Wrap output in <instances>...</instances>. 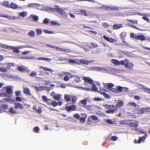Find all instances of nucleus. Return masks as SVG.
<instances>
[{
  "label": "nucleus",
  "instance_id": "obj_35",
  "mask_svg": "<svg viewBox=\"0 0 150 150\" xmlns=\"http://www.w3.org/2000/svg\"><path fill=\"white\" fill-rule=\"evenodd\" d=\"M61 51L64 52L65 53H68L71 52V50L69 49H65L61 48Z\"/></svg>",
  "mask_w": 150,
  "mask_h": 150
},
{
  "label": "nucleus",
  "instance_id": "obj_63",
  "mask_svg": "<svg viewBox=\"0 0 150 150\" xmlns=\"http://www.w3.org/2000/svg\"><path fill=\"white\" fill-rule=\"evenodd\" d=\"M117 91H118L120 92H121L122 90L123 87L121 86H118L117 87Z\"/></svg>",
  "mask_w": 150,
  "mask_h": 150
},
{
  "label": "nucleus",
  "instance_id": "obj_1",
  "mask_svg": "<svg viewBox=\"0 0 150 150\" xmlns=\"http://www.w3.org/2000/svg\"><path fill=\"white\" fill-rule=\"evenodd\" d=\"M2 92H3L5 91V93H4L6 94V96L5 97L8 96V98H4L3 100L7 101L9 103H13L14 101V100L11 98L10 97L13 94V87L11 86H8L3 88L2 91Z\"/></svg>",
  "mask_w": 150,
  "mask_h": 150
},
{
  "label": "nucleus",
  "instance_id": "obj_20",
  "mask_svg": "<svg viewBox=\"0 0 150 150\" xmlns=\"http://www.w3.org/2000/svg\"><path fill=\"white\" fill-rule=\"evenodd\" d=\"M23 93L25 94L31 95V93L30 89L28 88H23Z\"/></svg>",
  "mask_w": 150,
  "mask_h": 150
},
{
  "label": "nucleus",
  "instance_id": "obj_9",
  "mask_svg": "<svg viewBox=\"0 0 150 150\" xmlns=\"http://www.w3.org/2000/svg\"><path fill=\"white\" fill-rule=\"evenodd\" d=\"M57 8H54L57 12L59 13L61 15H65V12L62 9L59 8L58 6H56Z\"/></svg>",
  "mask_w": 150,
  "mask_h": 150
},
{
  "label": "nucleus",
  "instance_id": "obj_45",
  "mask_svg": "<svg viewBox=\"0 0 150 150\" xmlns=\"http://www.w3.org/2000/svg\"><path fill=\"white\" fill-rule=\"evenodd\" d=\"M91 91H98V88L94 84L93 85L92 87Z\"/></svg>",
  "mask_w": 150,
  "mask_h": 150
},
{
  "label": "nucleus",
  "instance_id": "obj_29",
  "mask_svg": "<svg viewBox=\"0 0 150 150\" xmlns=\"http://www.w3.org/2000/svg\"><path fill=\"white\" fill-rule=\"evenodd\" d=\"M40 68L41 69H43L44 71H48L50 72H53L54 71L52 69L45 67H43L42 66H41L40 67Z\"/></svg>",
  "mask_w": 150,
  "mask_h": 150
},
{
  "label": "nucleus",
  "instance_id": "obj_11",
  "mask_svg": "<svg viewBox=\"0 0 150 150\" xmlns=\"http://www.w3.org/2000/svg\"><path fill=\"white\" fill-rule=\"evenodd\" d=\"M14 108L16 109H23L24 108V107L20 103H15Z\"/></svg>",
  "mask_w": 150,
  "mask_h": 150
},
{
  "label": "nucleus",
  "instance_id": "obj_36",
  "mask_svg": "<svg viewBox=\"0 0 150 150\" xmlns=\"http://www.w3.org/2000/svg\"><path fill=\"white\" fill-rule=\"evenodd\" d=\"M3 5L6 7L8 8H9L10 4H9V2L8 1H4L3 3Z\"/></svg>",
  "mask_w": 150,
  "mask_h": 150
},
{
  "label": "nucleus",
  "instance_id": "obj_50",
  "mask_svg": "<svg viewBox=\"0 0 150 150\" xmlns=\"http://www.w3.org/2000/svg\"><path fill=\"white\" fill-rule=\"evenodd\" d=\"M37 75V73L36 72L34 71H32L30 75V76L31 77H34L36 76Z\"/></svg>",
  "mask_w": 150,
  "mask_h": 150
},
{
  "label": "nucleus",
  "instance_id": "obj_24",
  "mask_svg": "<svg viewBox=\"0 0 150 150\" xmlns=\"http://www.w3.org/2000/svg\"><path fill=\"white\" fill-rule=\"evenodd\" d=\"M17 70L19 71L22 72L26 71V69L23 66H19L17 68Z\"/></svg>",
  "mask_w": 150,
  "mask_h": 150
},
{
  "label": "nucleus",
  "instance_id": "obj_38",
  "mask_svg": "<svg viewBox=\"0 0 150 150\" xmlns=\"http://www.w3.org/2000/svg\"><path fill=\"white\" fill-rule=\"evenodd\" d=\"M61 96L60 94H57L54 97V98L56 100H60Z\"/></svg>",
  "mask_w": 150,
  "mask_h": 150
},
{
  "label": "nucleus",
  "instance_id": "obj_28",
  "mask_svg": "<svg viewBox=\"0 0 150 150\" xmlns=\"http://www.w3.org/2000/svg\"><path fill=\"white\" fill-rule=\"evenodd\" d=\"M100 94L103 95L105 98H110V97L109 96L107 93L105 92H101L98 91Z\"/></svg>",
  "mask_w": 150,
  "mask_h": 150
},
{
  "label": "nucleus",
  "instance_id": "obj_19",
  "mask_svg": "<svg viewBox=\"0 0 150 150\" xmlns=\"http://www.w3.org/2000/svg\"><path fill=\"white\" fill-rule=\"evenodd\" d=\"M136 40H140L142 41H144L146 40V38L145 36L142 35H137L136 38Z\"/></svg>",
  "mask_w": 150,
  "mask_h": 150
},
{
  "label": "nucleus",
  "instance_id": "obj_33",
  "mask_svg": "<svg viewBox=\"0 0 150 150\" xmlns=\"http://www.w3.org/2000/svg\"><path fill=\"white\" fill-rule=\"evenodd\" d=\"M38 59L39 60H42L48 61H50L51 60V59L50 58H48L40 57L38 58Z\"/></svg>",
  "mask_w": 150,
  "mask_h": 150
},
{
  "label": "nucleus",
  "instance_id": "obj_37",
  "mask_svg": "<svg viewBox=\"0 0 150 150\" xmlns=\"http://www.w3.org/2000/svg\"><path fill=\"white\" fill-rule=\"evenodd\" d=\"M81 103L82 104H83V107H85V106L87 104V100L86 99L82 100L81 101Z\"/></svg>",
  "mask_w": 150,
  "mask_h": 150
},
{
  "label": "nucleus",
  "instance_id": "obj_32",
  "mask_svg": "<svg viewBox=\"0 0 150 150\" xmlns=\"http://www.w3.org/2000/svg\"><path fill=\"white\" fill-rule=\"evenodd\" d=\"M68 62L70 63L77 64H78L79 62L76 61L75 59H69Z\"/></svg>",
  "mask_w": 150,
  "mask_h": 150
},
{
  "label": "nucleus",
  "instance_id": "obj_15",
  "mask_svg": "<svg viewBox=\"0 0 150 150\" xmlns=\"http://www.w3.org/2000/svg\"><path fill=\"white\" fill-rule=\"evenodd\" d=\"M66 109L68 111H69L70 110H76V106L74 105L67 106L66 107Z\"/></svg>",
  "mask_w": 150,
  "mask_h": 150
},
{
  "label": "nucleus",
  "instance_id": "obj_25",
  "mask_svg": "<svg viewBox=\"0 0 150 150\" xmlns=\"http://www.w3.org/2000/svg\"><path fill=\"white\" fill-rule=\"evenodd\" d=\"M27 15V12L26 11L22 12L19 14V16L22 17H25Z\"/></svg>",
  "mask_w": 150,
  "mask_h": 150
},
{
  "label": "nucleus",
  "instance_id": "obj_22",
  "mask_svg": "<svg viewBox=\"0 0 150 150\" xmlns=\"http://www.w3.org/2000/svg\"><path fill=\"white\" fill-rule=\"evenodd\" d=\"M127 33L124 31L122 32L120 35L121 39H125Z\"/></svg>",
  "mask_w": 150,
  "mask_h": 150
},
{
  "label": "nucleus",
  "instance_id": "obj_34",
  "mask_svg": "<svg viewBox=\"0 0 150 150\" xmlns=\"http://www.w3.org/2000/svg\"><path fill=\"white\" fill-rule=\"evenodd\" d=\"M40 129L39 127L36 126L33 129V132L36 133H39Z\"/></svg>",
  "mask_w": 150,
  "mask_h": 150
},
{
  "label": "nucleus",
  "instance_id": "obj_12",
  "mask_svg": "<svg viewBox=\"0 0 150 150\" xmlns=\"http://www.w3.org/2000/svg\"><path fill=\"white\" fill-rule=\"evenodd\" d=\"M103 38L106 40L110 42H113L116 41V40L112 38H110L105 35L103 36Z\"/></svg>",
  "mask_w": 150,
  "mask_h": 150
},
{
  "label": "nucleus",
  "instance_id": "obj_58",
  "mask_svg": "<svg viewBox=\"0 0 150 150\" xmlns=\"http://www.w3.org/2000/svg\"><path fill=\"white\" fill-rule=\"evenodd\" d=\"M128 21L129 22L132 23L134 24H138L137 21H133L131 20H128Z\"/></svg>",
  "mask_w": 150,
  "mask_h": 150
},
{
  "label": "nucleus",
  "instance_id": "obj_55",
  "mask_svg": "<svg viewBox=\"0 0 150 150\" xmlns=\"http://www.w3.org/2000/svg\"><path fill=\"white\" fill-rule=\"evenodd\" d=\"M7 69L5 68L0 67V71L2 72H6L7 71Z\"/></svg>",
  "mask_w": 150,
  "mask_h": 150
},
{
  "label": "nucleus",
  "instance_id": "obj_26",
  "mask_svg": "<svg viewBox=\"0 0 150 150\" xmlns=\"http://www.w3.org/2000/svg\"><path fill=\"white\" fill-rule=\"evenodd\" d=\"M79 12L82 15H83L85 16H88L86 11L85 10L81 9L80 10Z\"/></svg>",
  "mask_w": 150,
  "mask_h": 150
},
{
  "label": "nucleus",
  "instance_id": "obj_14",
  "mask_svg": "<svg viewBox=\"0 0 150 150\" xmlns=\"http://www.w3.org/2000/svg\"><path fill=\"white\" fill-rule=\"evenodd\" d=\"M123 27V25L121 24H115L112 25L113 29L114 30H117Z\"/></svg>",
  "mask_w": 150,
  "mask_h": 150
},
{
  "label": "nucleus",
  "instance_id": "obj_18",
  "mask_svg": "<svg viewBox=\"0 0 150 150\" xmlns=\"http://www.w3.org/2000/svg\"><path fill=\"white\" fill-rule=\"evenodd\" d=\"M145 135L142 137H139V139L138 140V142L140 144L142 142H144L146 138V134L145 133Z\"/></svg>",
  "mask_w": 150,
  "mask_h": 150
},
{
  "label": "nucleus",
  "instance_id": "obj_30",
  "mask_svg": "<svg viewBox=\"0 0 150 150\" xmlns=\"http://www.w3.org/2000/svg\"><path fill=\"white\" fill-rule=\"evenodd\" d=\"M35 32L34 31L31 30L28 33V35L30 37H33L35 36Z\"/></svg>",
  "mask_w": 150,
  "mask_h": 150
},
{
  "label": "nucleus",
  "instance_id": "obj_49",
  "mask_svg": "<svg viewBox=\"0 0 150 150\" xmlns=\"http://www.w3.org/2000/svg\"><path fill=\"white\" fill-rule=\"evenodd\" d=\"M16 100L17 101L21 102L22 101V99L21 97L20 96H17L16 98Z\"/></svg>",
  "mask_w": 150,
  "mask_h": 150
},
{
  "label": "nucleus",
  "instance_id": "obj_60",
  "mask_svg": "<svg viewBox=\"0 0 150 150\" xmlns=\"http://www.w3.org/2000/svg\"><path fill=\"white\" fill-rule=\"evenodd\" d=\"M128 104L129 105L135 107H136L137 105L136 104V103L134 102H129V103Z\"/></svg>",
  "mask_w": 150,
  "mask_h": 150
},
{
  "label": "nucleus",
  "instance_id": "obj_8",
  "mask_svg": "<svg viewBox=\"0 0 150 150\" xmlns=\"http://www.w3.org/2000/svg\"><path fill=\"white\" fill-rule=\"evenodd\" d=\"M83 79L84 80L85 83L92 85L93 84V81L92 79L89 77H84Z\"/></svg>",
  "mask_w": 150,
  "mask_h": 150
},
{
  "label": "nucleus",
  "instance_id": "obj_57",
  "mask_svg": "<svg viewBox=\"0 0 150 150\" xmlns=\"http://www.w3.org/2000/svg\"><path fill=\"white\" fill-rule=\"evenodd\" d=\"M8 107V105L7 104H3L1 105V108L4 109H7Z\"/></svg>",
  "mask_w": 150,
  "mask_h": 150
},
{
  "label": "nucleus",
  "instance_id": "obj_59",
  "mask_svg": "<svg viewBox=\"0 0 150 150\" xmlns=\"http://www.w3.org/2000/svg\"><path fill=\"white\" fill-rule=\"evenodd\" d=\"M42 98L43 100L45 102L47 101V100L48 99L47 98V96H42Z\"/></svg>",
  "mask_w": 150,
  "mask_h": 150
},
{
  "label": "nucleus",
  "instance_id": "obj_2",
  "mask_svg": "<svg viewBox=\"0 0 150 150\" xmlns=\"http://www.w3.org/2000/svg\"><path fill=\"white\" fill-rule=\"evenodd\" d=\"M64 98L67 102H69L71 100L73 104L75 103L78 99V98L76 96L67 94L64 95Z\"/></svg>",
  "mask_w": 150,
  "mask_h": 150
},
{
  "label": "nucleus",
  "instance_id": "obj_56",
  "mask_svg": "<svg viewBox=\"0 0 150 150\" xmlns=\"http://www.w3.org/2000/svg\"><path fill=\"white\" fill-rule=\"evenodd\" d=\"M73 116L74 118L78 119L80 118V116L79 114H75Z\"/></svg>",
  "mask_w": 150,
  "mask_h": 150
},
{
  "label": "nucleus",
  "instance_id": "obj_64",
  "mask_svg": "<svg viewBox=\"0 0 150 150\" xmlns=\"http://www.w3.org/2000/svg\"><path fill=\"white\" fill-rule=\"evenodd\" d=\"M145 112H150V108L149 107L144 108Z\"/></svg>",
  "mask_w": 150,
  "mask_h": 150
},
{
  "label": "nucleus",
  "instance_id": "obj_31",
  "mask_svg": "<svg viewBox=\"0 0 150 150\" xmlns=\"http://www.w3.org/2000/svg\"><path fill=\"white\" fill-rule=\"evenodd\" d=\"M35 89L37 91H42L44 90V87L43 86L37 87L35 86Z\"/></svg>",
  "mask_w": 150,
  "mask_h": 150
},
{
  "label": "nucleus",
  "instance_id": "obj_62",
  "mask_svg": "<svg viewBox=\"0 0 150 150\" xmlns=\"http://www.w3.org/2000/svg\"><path fill=\"white\" fill-rule=\"evenodd\" d=\"M142 19L146 21H147L148 22H149L150 21L149 18H148L147 17L145 16V15H144V16H143L142 17Z\"/></svg>",
  "mask_w": 150,
  "mask_h": 150
},
{
  "label": "nucleus",
  "instance_id": "obj_42",
  "mask_svg": "<svg viewBox=\"0 0 150 150\" xmlns=\"http://www.w3.org/2000/svg\"><path fill=\"white\" fill-rule=\"evenodd\" d=\"M90 44L92 47L93 48L97 47L98 46V45L96 43L92 42Z\"/></svg>",
  "mask_w": 150,
  "mask_h": 150
},
{
  "label": "nucleus",
  "instance_id": "obj_41",
  "mask_svg": "<svg viewBox=\"0 0 150 150\" xmlns=\"http://www.w3.org/2000/svg\"><path fill=\"white\" fill-rule=\"evenodd\" d=\"M32 19L34 21H36L38 20L39 18L38 16L36 15H33V16Z\"/></svg>",
  "mask_w": 150,
  "mask_h": 150
},
{
  "label": "nucleus",
  "instance_id": "obj_6",
  "mask_svg": "<svg viewBox=\"0 0 150 150\" xmlns=\"http://www.w3.org/2000/svg\"><path fill=\"white\" fill-rule=\"evenodd\" d=\"M125 61H124V60L120 61L117 59H112L111 60L112 62L116 66H118L120 65H123L124 64V62H125Z\"/></svg>",
  "mask_w": 150,
  "mask_h": 150
},
{
  "label": "nucleus",
  "instance_id": "obj_61",
  "mask_svg": "<svg viewBox=\"0 0 150 150\" xmlns=\"http://www.w3.org/2000/svg\"><path fill=\"white\" fill-rule=\"evenodd\" d=\"M48 23H49L48 19L47 18H45L44 19V21L43 22V23L45 24H47Z\"/></svg>",
  "mask_w": 150,
  "mask_h": 150
},
{
  "label": "nucleus",
  "instance_id": "obj_39",
  "mask_svg": "<svg viewBox=\"0 0 150 150\" xmlns=\"http://www.w3.org/2000/svg\"><path fill=\"white\" fill-rule=\"evenodd\" d=\"M36 32L37 35H41L42 33V30L40 29H37L36 30Z\"/></svg>",
  "mask_w": 150,
  "mask_h": 150
},
{
  "label": "nucleus",
  "instance_id": "obj_40",
  "mask_svg": "<svg viewBox=\"0 0 150 150\" xmlns=\"http://www.w3.org/2000/svg\"><path fill=\"white\" fill-rule=\"evenodd\" d=\"M114 86V85L110 83H108L107 84V87L108 88L111 89Z\"/></svg>",
  "mask_w": 150,
  "mask_h": 150
},
{
  "label": "nucleus",
  "instance_id": "obj_48",
  "mask_svg": "<svg viewBox=\"0 0 150 150\" xmlns=\"http://www.w3.org/2000/svg\"><path fill=\"white\" fill-rule=\"evenodd\" d=\"M52 100L51 99H48L46 102L48 105H51Z\"/></svg>",
  "mask_w": 150,
  "mask_h": 150
},
{
  "label": "nucleus",
  "instance_id": "obj_5",
  "mask_svg": "<svg viewBox=\"0 0 150 150\" xmlns=\"http://www.w3.org/2000/svg\"><path fill=\"white\" fill-rule=\"evenodd\" d=\"M124 61H125L124 62V64L123 65H124L126 69L129 70H132L134 67L133 64L132 62H129V61L127 59H125Z\"/></svg>",
  "mask_w": 150,
  "mask_h": 150
},
{
  "label": "nucleus",
  "instance_id": "obj_47",
  "mask_svg": "<svg viewBox=\"0 0 150 150\" xmlns=\"http://www.w3.org/2000/svg\"><path fill=\"white\" fill-rule=\"evenodd\" d=\"M84 1H88L90 2H92L93 3H94L95 2V1L94 0H77V1L81 2Z\"/></svg>",
  "mask_w": 150,
  "mask_h": 150
},
{
  "label": "nucleus",
  "instance_id": "obj_53",
  "mask_svg": "<svg viewBox=\"0 0 150 150\" xmlns=\"http://www.w3.org/2000/svg\"><path fill=\"white\" fill-rule=\"evenodd\" d=\"M97 71H107L106 69L104 68L98 67Z\"/></svg>",
  "mask_w": 150,
  "mask_h": 150
},
{
  "label": "nucleus",
  "instance_id": "obj_43",
  "mask_svg": "<svg viewBox=\"0 0 150 150\" xmlns=\"http://www.w3.org/2000/svg\"><path fill=\"white\" fill-rule=\"evenodd\" d=\"M1 47L4 48L5 49H10L11 46H9L7 45H6L2 44L1 45Z\"/></svg>",
  "mask_w": 150,
  "mask_h": 150
},
{
  "label": "nucleus",
  "instance_id": "obj_4",
  "mask_svg": "<svg viewBox=\"0 0 150 150\" xmlns=\"http://www.w3.org/2000/svg\"><path fill=\"white\" fill-rule=\"evenodd\" d=\"M100 9L105 10H112L115 11H118L119 10L118 7H112L107 6L105 5H103L102 6L99 7Z\"/></svg>",
  "mask_w": 150,
  "mask_h": 150
},
{
  "label": "nucleus",
  "instance_id": "obj_13",
  "mask_svg": "<svg viewBox=\"0 0 150 150\" xmlns=\"http://www.w3.org/2000/svg\"><path fill=\"white\" fill-rule=\"evenodd\" d=\"M124 105L123 101L121 100H118L116 105L115 107L117 110L118 108H120Z\"/></svg>",
  "mask_w": 150,
  "mask_h": 150
},
{
  "label": "nucleus",
  "instance_id": "obj_54",
  "mask_svg": "<svg viewBox=\"0 0 150 150\" xmlns=\"http://www.w3.org/2000/svg\"><path fill=\"white\" fill-rule=\"evenodd\" d=\"M130 37L136 40L137 35H135L134 33H131L130 35Z\"/></svg>",
  "mask_w": 150,
  "mask_h": 150
},
{
  "label": "nucleus",
  "instance_id": "obj_51",
  "mask_svg": "<svg viewBox=\"0 0 150 150\" xmlns=\"http://www.w3.org/2000/svg\"><path fill=\"white\" fill-rule=\"evenodd\" d=\"M51 105L54 107H56L58 105V103L57 102L55 101H52Z\"/></svg>",
  "mask_w": 150,
  "mask_h": 150
},
{
  "label": "nucleus",
  "instance_id": "obj_46",
  "mask_svg": "<svg viewBox=\"0 0 150 150\" xmlns=\"http://www.w3.org/2000/svg\"><path fill=\"white\" fill-rule=\"evenodd\" d=\"M90 117L94 120H98V117L94 115H91L90 116Z\"/></svg>",
  "mask_w": 150,
  "mask_h": 150
},
{
  "label": "nucleus",
  "instance_id": "obj_27",
  "mask_svg": "<svg viewBox=\"0 0 150 150\" xmlns=\"http://www.w3.org/2000/svg\"><path fill=\"white\" fill-rule=\"evenodd\" d=\"M82 48L86 52L89 51L90 49V47L87 44H86L84 46H83Z\"/></svg>",
  "mask_w": 150,
  "mask_h": 150
},
{
  "label": "nucleus",
  "instance_id": "obj_23",
  "mask_svg": "<svg viewBox=\"0 0 150 150\" xmlns=\"http://www.w3.org/2000/svg\"><path fill=\"white\" fill-rule=\"evenodd\" d=\"M8 111L11 114H16L17 113L16 110H15L12 107H11L9 108Z\"/></svg>",
  "mask_w": 150,
  "mask_h": 150
},
{
  "label": "nucleus",
  "instance_id": "obj_17",
  "mask_svg": "<svg viewBox=\"0 0 150 150\" xmlns=\"http://www.w3.org/2000/svg\"><path fill=\"white\" fill-rule=\"evenodd\" d=\"M136 111L138 114H143L145 112L144 108H142L140 109L137 108L136 109Z\"/></svg>",
  "mask_w": 150,
  "mask_h": 150
},
{
  "label": "nucleus",
  "instance_id": "obj_44",
  "mask_svg": "<svg viewBox=\"0 0 150 150\" xmlns=\"http://www.w3.org/2000/svg\"><path fill=\"white\" fill-rule=\"evenodd\" d=\"M130 125L131 127H134L135 128H136L138 126V124L137 123L134 124L133 123H130Z\"/></svg>",
  "mask_w": 150,
  "mask_h": 150
},
{
  "label": "nucleus",
  "instance_id": "obj_10",
  "mask_svg": "<svg viewBox=\"0 0 150 150\" xmlns=\"http://www.w3.org/2000/svg\"><path fill=\"white\" fill-rule=\"evenodd\" d=\"M9 8L13 9H16L18 8H21V7L18 6L17 4L11 2L10 4Z\"/></svg>",
  "mask_w": 150,
  "mask_h": 150
},
{
  "label": "nucleus",
  "instance_id": "obj_7",
  "mask_svg": "<svg viewBox=\"0 0 150 150\" xmlns=\"http://www.w3.org/2000/svg\"><path fill=\"white\" fill-rule=\"evenodd\" d=\"M79 61L78 64L79 65L81 64L88 65L89 63L93 62V60H88L82 59H80Z\"/></svg>",
  "mask_w": 150,
  "mask_h": 150
},
{
  "label": "nucleus",
  "instance_id": "obj_52",
  "mask_svg": "<svg viewBox=\"0 0 150 150\" xmlns=\"http://www.w3.org/2000/svg\"><path fill=\"white\" fill-rule=\"evenodd\" d=\"M15 95L16 96H19L21 95V92L20 91H17L15 92Z\"/></svg>",
  "mask_w": 150,
  "mask_h": 150
},
{
  "label": "nucleus",
  "instance_id": "obj_3",
  "mask_svg": "<svg viewBox=\"0 0 150 150\" xmlns=\"http://www.w3.org/2000/svg\"><path fill=\"white\" fill-rule=\"evenodd\" d=\"M106 109H109L105 111V112L107 114H113L117 110L115 106L114 105H109L106 104L104 105Z\"/></svg>",
  "mask_w": 150,
  "mask_h": 150
},
{
  "label": "nucleus",
  "instance_id": "obj_21",
  "mask_svg": "<svg viewBox=\"0 0 150 150\" xmlns=\"http://www.w3.org/2000/svg\"><path fill=\"white\" fill-rule=\"evenodd\" d=\"M33 108L34 110L36 111L39 114L41 113L42 112L41 108L40 107H39L38 109L37 106L35 105H34L33 106Z\"/></svg>",
  "mask_w": 150,
  "mask_h": 150
},
{
  "label": "nucleus",
  "instance_id": "obj_16",
  "mask_svg": "<svg viewBox=\"0 0 150 150\" xmlns=\"http://www.w3.org/2000/svg\"><path fill=\"white\" fill-rule=\"evenodd\" d=\"M21 47H15L13 46H11L10 49H13V52L16 53H19L20 52V50H19V48H21Z\"/></svg>",
  "mask_w": 150,
  "mask_h": 150
}]
</instances>
